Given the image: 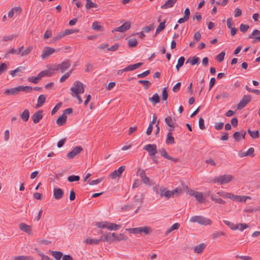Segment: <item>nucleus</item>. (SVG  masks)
I'll list each match as a JSON object with an SVG mask.
<instances>
[{
	"label": "nucleus",
	"mask_w": 260,
	"mask_h": 260,
	"mask_svg": "<svg viewBox=\"0 0 260 260\" xmlns=\"http://www.w3.org/2000/svg\"><path fill=\"white\" fill-rule=\"evenodd\" d=\"M71 90L73 93L75 94V96L77 98L78 103H82V99L79 94L84 92V84L80 81H75L74 83V86L71 88Z\"/></svg>",
	"instance_id": "f257e3e1"
},
{
	"label": "nucleus",
	"mask_w": 260,
	"mask_h": 260,
	"mask_svg": "<svg viewBox=\"0 0 260 260\" xmlns=\"http://www.w3.org/2000/svg\"><path fill=\"white\" fill-rule=\"evenodd\" d=\"M233 179V176L231 175H220L216 177L215 178L211 180V182L213 183H218L220 184H224L231 181Z\"/></svg>",
	"instance_id": "f03ea898"
},
{
	"label": "nucleus",
	"mask_w": 260,
	"mask_h": 260,
	"mask_svg": "<svg viewBox=\"0 0 260 260\" xmlns=\"http://www.w3.org/2000/svg\"><path fill=\"white\" fill-rule=\"evenodd\" d=\"M59 70H60L61 73L65 71V61H63L61 63L55 66L53 70H47L42 72L43 73L44 77H50L54 74V71Z\"/></svg>",
	"instance_id": "7ed1b4c3"
},
{
	"label": "nucleus",
	"mask_w": 260,
	"mask_h": 260,
	"mask_svg": "<svg viewBox=\"0 0 260 260\" xmlns=\"http://www.w3.org/2000/svg\"><path fill=\"white\" fill-rule=\"evenodd\" d=\"M190 220L191 222L198 223L200 224L204 225H211L212 222L210 219L199 215L192 216Z\"/></svg>",
	"instance_id": "20e7f679"
},
{
	"label": "nucleus",
	"mask_w": 260,
	"mask_h": 260,
	"mask_svg": "<svg viewBox=\"0 0 260 260\" xmlns=\"http://www.w3.org/2000/svg\"><path fill=\"white\" fill-rule=\"evenodd\" d=\"M165 123L169 127L168 130H174L175 128H178L177 124L175 123V119L173 118L170 116H167L165 119Z\"/></svg>",
	"instance_id": "39448f33"
},
{
	"label": "nucleus",
	"mask_w": 260,
	"mask_h": 260,
	"mask_svg": "<svg viewBox=\"0 0 260 260\" xmlns=\"http://www.w3.org/2000/svg\"><path fill=\"white\" fill-rule=\"evenodd\" d=\"M251 100V96L250 95H244L239 104L237 105V109L241 110L246 106Z\"/></svg>",
	"instance_id": "423d86ee"
},
{
	"label": "nucleus",
	"mask_w": 260,
	"mask_h": 260,
	"mask_svg": "<svg viewBox=\"0 0 260 260\" xmlns=\"http://www.w3.org/2000/svg\"><path fill=\"white\" fill-rule=\"evenodd\" d=\"M131 26V22L129 21H126L121 26L115 27L114 30H112V32L114 31H119L120 32H124L129 29Z\"/></svg>",
	"instance_id": "0eeeda50"
},
{
	"label": "nucleus",
	"mask_w": 260,
	"mask_h": 260,
	"mask_svg": "<svg viewBox=\"0 0 260 260\" xmlns=\"http://www.w3.org/2000/svg\"><path fill=\"white\" fill-rule=\"evenodd\" d=\"M83 150V148L80 146H76L73 149L68 153L67 156L69 159H73L76 155L79 154Z\"/></svg>",
	"instance_id": "6e6552de"
},
{
	"label": "nucleus",
	"mask_w": 260,
	"mask_h": 260,
	"mask_svg": "<svg viewBox=\"0 0 260 260\" xmlns=\"http://www.w3.org/2000/svg\"><path fill=\"white\" fill-rule=\"evenodd\" d=\"M143 149L147 151L150 156L154 155L157 152V147L155 144H147L144 146Z\"/></svg>",
	"instance_id": "1a4fd4ad"
},
{
	"label": "nucleus",
	"mask_w": 260,
	"mask_h": 260,
	"mask_svg": "<svg viewBox=\"0 0 260 260\" xmlns=\"http://www.w3.org/2000/svg\"><path fill=\"white\" fill-rule=\"evenodd\" d=\"M125 169V166L120 167L118 169L115 170L110 175V177L112 179H115L117 177H120L122 173L124 172Z\"/></svg>",
	"instance_id": "9d476101"
},
{
	"label": "nucleus",
	"mask_w": 260,
	"mask_h": 260,
	"mask_svg": "<svg viewBox=\"0 0 260 260\" xmlns=\"http://www.w3.org/2000/svg\"><path fill=\"white\" fill-rule=\"evenodd\" d=\"M20 92L19 86L6 89L4 94L6 95H16Z\"/></svg>",
	"instance_id": "9b49d317"
},
{
	"label": "nucleus",
	"mask_w": 260,
	"mask_h": 260,
	"mask_svg": "<svg viewBox=\"0 0 260 260\" xmlns=\"http://www.w3.org/2000/svg\"><path fill=\"white\" fill-rule=\"evenodd\" d=\"M101 234L102 236L100 240L103 242H107L110 243L113 242V240L111 237L110 232L104 233L103 231H101Z\"/></svg>",
	"instance_id": "f8f14e48"
},
{
	"label": "nucleus",
	"mask_w": 260,
	"mask_h": 260,
	"mask_svg": "<svg viewBox=\"0 0 260 260\" xmlns=\"http://www.w3.org/2000/svg\"><path fill=\"white\" fill-rule=\"evenodd\" d=\"M43 112L42 110H39L32 115L31 118L34 123H38L42 119Z\"/></svg>",
	"instance_id": "ddd939ff"
},
{
	"label": "nucleus",
	"mask_w": 260,
	"mask_h": 260,
	"mask_svg": "<svg viewBox=\"0 0 260 260\" xmlns=\"http://www.w3.org/2000/svg\"><path fill=\"white\" fill-rule=\"evenodd\" d=\"M55 50L54 49L49 47H46L44 48L43 53L41 55V57L43 59L47 58L49 56L55 52Z\"/></svg>",
	"instance_id": "4468645a"
},
{
	"label": "nucleus",
	"mask_w": 260,
	"mask_h": 260,
	"mask_svg": "<svg viewBox=\"0 0 260 260\" xmlns=\"http://www.w3.org/2000/svg\"><path fill=\"white\" fill-rule=\"evenodd\" d=\"M64 196V191L62 189L55 187L53 189V197L56 200L61 199Z\"/></svg>",
	"instance_id": "2eb2a0df"
},
{
	"label": "nucleus",
	"mask_w": 260,
	"mask_h": 260,
	"mask_svg": "<svg viewBox=\"0 0 260 260\" xmlns=\"http://www.w3.org/2000/svg\"><path fill=\"white\" fill-rule=\"evenodd\" d=\"M50 253L56 260H60L62 258V260H65V255H63L62 252L58 251L49 250Z\"/></svg>",
	"instance_id": "dca6fc26"
},
{
	"label": "nucleus",
	"mask_w": 260,
	"mask_h": 260,
	"mask_svg": "<svg viewBox=\"0 0 260 260\" xmlns=\"http://www.w3.org/2000/svg\"><path fill=\"white\" fill-rule=\"evenodd\" d=\"M159 152L161 153V155L169 160L173 161L174 162H178L179 159L178 158H174L171 156H170L165 149H161L159 150Z\"/></svg>",
	"instance_id": "f3484780"
},
{
	"label": "nucleus",
	"mask_w": 260,
	"mask_h": 260,
	"mask_svg": "<svg viewBox=\"0 0 260 260\" xmlns=\"http://www.w3.org/2000/svg\"><path fill=\"white\" fill-rule=\"evenodd\" d=\"M190 12L189 9L186 8L184 11V15L182 18H180L178 20V23L181 24L186 22L189 18Z\"/></svg>",
	"instance_id": "a211bd4d"
},
{
	"label": "nucleus",
	"mask_w": 260,
	"mask_h": 260,
	"mask_svg": "<svg viewBox=\"0 0 260 260\" xmlns=\"http://www.w3.org/2000/svg\"><path fill=\"white\" fill-rule=\"evenodd\" d=\"M159 191L161 197L164 196L169 199L173 196V192L172 191L166 190V189L163 187L160 188Z\"/></svg>",
	"instance_id": "6ab92c4d"
},
{
	"label": "nucleus",
	"mask_w": 260,
	"mask_h": 260,
	"mask_svg": "<svg viewBox=\"0 0 260 260\" xmlns=\"http://www.w3.org/2000/svg\"><path fill=\"white\" fill-rule=\"evenodd\" d=\"M19 229L21 231H23L28 234H30L32 230L30 226L24 223H20L19 224Z\"/></svg>",
	"instance_id": "aec40b11"
},
{
	"label": "nucleus",
	"mask_w": 260,
	"mask_h": 260,
	"mask_svg": "<svg viewBox=\"0 0 260 260\" xmlns=\"http://www.w3.org/2000/svg\"><path fill=\"white\" fill-rule=\"evenodd\" d=\"M25 70L24 67H19L17 68L14 70L10 71L9 74L12 76L15 77L16 76H20L19 73H22L23 71Z\"/></svg>",
	"instance_id": "412c9836"
},
{
	"label": "nucleus",
	"mask_w": 260,
	"mask_h": 260,
	"mask_svg": "<svg viewBox=\"0 0 260 260\" xmlns=\"http://www.w3.org/2000/svg\"><path fill=\"white\" fill-rule=\"evenodd\" d=\"M177 0H167L166 2L161 6V9H166L172 7L177 2Z\"/></svg>",
	"instance_id": "4be33fe9"
},
{
	"label": "nucleus",
	"mask_w": 260,
	"mask_h": 260,
	"mask_svg": "<svg viewBox=\"0 0 260 260\" xmlns=\"http://www.w3.org/2000/svg\"><path fill=\"white\" fill-rule=\"evenodd\" d=\"M47 96L44 94H41L39 95L38 99L37 105L36 107L39 108L43 106L45 102Z\"/></svg>",
	"instance_id": "5701e85b"
},
{
	"label": "nucleus",
	"mask_w": 260,
	"mask_h": 260,
	"mask_svg": "<svg viewBox=\"0 0 260 260\" xmlns=\"http://www.w3.org/2000/svg\"><path fill=\"white\" fill-rule=\"evenodd\" d=\"M149 100L154 105H155L160 102V98L159 95L157 93H155L153 95L152 97L149 98Z\"/></svg>",
	"instance_id": "b1692460"
},
{
	"label": "nucleus",
	"mask_w": 260,
	"mask_h": 260,
	"mask_svg": "<svg viewBox=\"0 0 260 260\" xmlns=\"http://www.w3.org/2000/svg\"><path fill=\"white\" fill-rule=\"evenodd\" d=\"M140 234H144V235H149L152 233L151 228L148 226L140 227Z\"/></svg>",
	"instance_id": "393cba45"
},
{
	"label": "nucleus",
	"mask_w": 260,
	"mask_h": 260,
	"mask_svg": "<svg viewBox=\"0 0 260 260\" xmlns=\"http://www.w3.org/2000/svg\"><path fill=\"white\" fill-rule=\"evenodd\" d=\"M206 245L204 243H201L194 247V251L197 253H202L205 249Z\"/></svg>",
	"instance_id": "a878e982"
},
{
	"label": "nucleus",
	"mask_w": 260,
	"mask_h": 260,
	"mask_svg": "<svg viewBox=\"0 0 260 260\" xmlns=\"http://www.w3.org/2000/svg\"><path fill=\"white\" fill-rule=\"evenodd\" d=\"M121 225L108 221V229L110 231H116L121 228Z\"/></svg>",
	"instance_id": "bb28decb"
},
{
	"label": "nucleus",
	"mask_w": 260,
	"mask_h": 260,
	"mask_svg": "<svg viewBox=\"0 0 260 260\" xmlns=\"http://www.w3.org/2000/svg\"><path fill=\"white\" fill-rule=\"evenodd\" d=\"M56 123L59 126L65 124V110L62 111V115L57 119Z\"/></svg>",
	"instance_id": "cd10ccee"
},
{
	"label": "nucleus",
	"mask_w": 260,
	"mask_h": 260,
	"mask_svg": "<svg viewBox=\"0 0 260 260\" xmlns=\"http://www.w3.org/2000/svg\"><path fill=\"white\" fill-rule=\"evenodd\" d=\"M102 241L100 239H93V238H88L86 239L85 241V243L87 244L90 245H94V244H99L100 242Z\"/></svg>",
	"instance_id": "c85d7f7f"
},
{
	"label": "nucleus",
	"mask_w": 260,
	"mask_h": 260,
	"mask_svg": "<svg viewBox=\"0 0 260 260\" xmlns=\"http://www.w3.org/2000/svg\"><path fill=\"white\" fill-rule=\"evenodd\" d=\"M225 235V233L222 231H215L211 235L212 239L215 240L217 238L224 236Z\"/></svg>",
	"instance_id": "c756f323"
},
{
	"label": "nucleus",
	"mask_w": 260,
	"mask_h": 260,
	"mask_svg": "<svg viewBox=\"0 0 260 260\" xmlns=\"http://www.w3.org/2000/svg\"><path fill=\"white\" fill-rule=\"evenodd\" d=\"M21 119L25 122L28 121L29 118V112L28 110L25 109L20 115Z\"/></svg>",
	"instance_id": "7c9ffc66"
},
{
	"label": "nucleus",
	"mask_w": 260,
	"mask_h": 260,
	"mask_svg": "<svg viewBox=\"0 0 260 260\" xmlns=\"http://www.w3.org/2000/svg\"><path fill=\"white\" fill-rule=\"evenodd\" d=\"M193 197H194L196 198V199L199 203H203L204 202V198L203 197V194L202 192L197 191L194 194Z\"/></svg>",
	"instance_id": "2f4dec72"
},
{
	"label": "nucleus",
	"mask_w": 260,
	"mask_h": 260,
	"mask_svg": "<svg viewBox=\"0 0 260 260\" xmlns=\"http://www.w3.org/2000/svg\"><path fill=\"white\" fill-rule=\"evenodd\" d=\"M223 222L229 226L230 229L232 230H236L239 229V225L238 224H235L233 222H231L230 221L228 220H223Z\"/></svg>",
	"instance_id": "473e14b6"
},
{
	"label": "nucleus",
	"mask_w": 260,
	"mask_h": 260,
	"mask_svg": "<svg viewBox=\"0 0 260 260\" xmlns=\"http://www.w3.org/2000/svg\"><path fill=\"white\" fill-rule=\"evenodd\" d=\"M108 221L96 222L95 225L100 229L108 228Z\"/></svg>",
	"instance_id": "72a5a7b5"
},
{
	"label": "nucleus",
	"mask_w": 260,
	"mask_h": 260,
	"mask_svg": "<svg viewBox=\"0 0 260 260\" xmlns=\"http://www.w3.org/2000/svg\"><path fill=\"white\" fill-rule=\"evenodd\" d=\"M14 260H35L34 258L32 256H27L24 255H20L15 256L14 258Z\"/></svg>",
	"instance_id": "f704fd0d"
},
{
	"label": "nucleus",
	"mask_w": 260,
	"mask_h": 260,
	"mask_svg": "<svg viewBox=\"0 0 260 260\" xmlns=\"http://www.w3.org/2000/svg\"><path fill=\"white\" fill-rule=\"evenodd\" d=\"M166 142L167 144H173L174 143V138L171 133H169L167 135Z\"/></svg>",
	"instance_id": "c9c22d12"
},
{
	"label": "nucleus",
	"mask_w": 260,
	"mask_h": 260,
	"mask_svg": "<svg viewBox=\"0 0 260 260\" xmlns=\"http://www.w3.org/2000/svg\"><path fill=\"white\" fill-rule=\"evenodd\" d=\"M80 178L79 176L73 175L69 176L68 177L67 179L68 181H69L70 182H73L79 181Z\"/></svg>",
	"instance_id": "e433bc0d"
},
{
	"label": "nucleus",
	"mask_w": 260,
	"mask_h": 260,
	"mask_svg": "<svg viewBox=\"0 0 260 260\" xmlns=\"http://www.w3.org/2000/svg\"><path fill=\"white\" fill-rule=\"evenodd\" d=\"M143 62H138L134 64H130L128 66L129 71H133L141 67L143 65Z\"/></svg>",
	"instance_id": "4c0bfd02"
},
{
	"label": "nucleus",
	"mask_w": 260,
	"mask_h": 260,
	"mask_svg": "<svg viewBox=\"0 0 260 260\" xmlns=\"http://www.w3.org/2000/svg\"><path fill=\"white\" fill-rule=\"evenodd\" d=\"M138 44V41L136 39L133 38L128 40V46L129 47H135Z\"/></svg>",
	"instance_id": "58836bf2"
},
{
	"label": "nucleus",
	"mask_w": 260,
	"mask_h": 260,
	"mask_svg": "<svg viewBox=\"0 0 260 260\" xmlns=\"http://www.w3.org/2000/svg\"><path fill=\"white\" fill-rule=\"evenodd\" d=\"M19 86V89H20V92L24 91V92H29L32 89V88L31 86H22V85H20Z\"/></svg>",
	"instance_id": "ea45409f"
},
{
	"label": "nucleus",
	"mask_w": 260,
	"mask_h": 260,
	"mask_svg": "<svg viewBox=\"0 0 260 260\" xmlns=\"http://www.w3.org/2000/svg\"><path fill=\"white\" fill-rule=\"evenodd\" d=\"M165 23H166V20H164L163 22H161L159 23V24L157 26L156 30V34H159L161 31H162V30H164L165 28V27H166Z\"/></svg>",
	"instance_id": "a19ab883"
},
{
	"label": "nucleus",
	"mask_w": 260,
	"mask_h": 260,
	"mask_svg": "<svg viewBox=\"0 0 260 260\" xmlns=\"http://www.w3.org/2000/svg\"><path fill=\"white\" fill-rule=\"evenodd\" d=\"M98 5L91 1L86 3L85 8L86 9H90L92 8H98Z\"/></svg>",
	"instance_id": "79ce46f5"
},
{
	"label": "nucleus",
	"mask_w": 260,
	"mask_h": 260,
	"mask_svg": "<svg viewBox=\"0 0 260 260\" xmlns=\"http://www.w3.org/2000/svg\"><path fill=\"white\" fill-rule=\"evenodd\" d=\"M138 83L143 84L145 89H148L151 85V82L148 80H140L138 81Z\"/></svg>",
	"instance_id": "37998d69"
},
{
	"label": "nucleus",
	"mask_w": 260,
	"mask_h": 260,
	"mask_svg": "<svg viewBox=\"0 0 260 260\" xmlns=\"http://www.w3.org/2000/svg\"><path fill=\"white\" fill-rule=\"evenodd\" d=\"M92 28L95 30H101L103 28V26L99 24L97 21L93 22L92 25Z\"/></svg>",
	"instance_id": "c03bdc74"
},
{
	"label": "nucleus",
	"mask_w": 260,
	"mask_h": 260,
	"mask_svg": "<svg viewBox=\"0 0 260 260\" xmlns=\"http://www.w3.org/2000/svg\"><path fill=\"white\" fill-rule=\"evenodd\" d=\"M154 28V24L152 23L149 25H147L142 28V31L145 32H149Z\"/></svg>",
	"instance_id": "a18cd8bd"
},
{
	"label": "nucleus",
	"mask_w": 260,
	"mask_h": 260,
	"mask_svg": "<svg viewBox=\"0 0 260 260\" xmlns=\"http://www.w3.org/2000/svg\"><path fill=\"white\" fill-rule=\"evenodd\" d=\"M225 55V53L224 51H221L219 54H218L216 57V59L219 62L222 61L224 59V56Z\"/></svg>",
	"instance_id": "49530a36"
},
{
	"label": "nucleus",
	"mask_w": 260,
	"mask_h": 260,
	"mask_svg": "<svg viewBox=\"0 0 260 260\" xmlns=\"http://www.w3.org/2000/svg\"><path fill=\"white\" fill-rule=\"evenodd\" d=\"M217 194L219 195V196L222 197L224 199H230V193L224 192L223 191H218L217 192Z\"/></svg>",
	"instance_id": "de8ad7c7"
},
{
	"label": "nucleus",
	"mask_w": 260,
	"mask_h": 260,
	"mask_svg": "<svg viewBox=\"0 0 260 260\" xmlns=\"http://www.w3.org/2000/svg\"><path fill=\"white\" fill-rule=\"evenodd\" d=\"M33 49L32 46H29L25 50L21 53V56H24L28 55Z\"/></svg>",
	"instance_id": "09e8293b"
},
{
	"label": "nucleus",
	"mask_w": 260,
	"mask_h": 260,
	"mask_svg": "<svg viewBox=\"0 0 260 260\" xmlns=\"http://www.w3.org/2000/svg\"><path fill=\"white\" fill-rule=\"evenodd\" d=\"M168 97V89L167 87L162 88V100L163 101H167Z\"/></svg>",
	"instance_id": "8fccbe9b"
},
{
	"label": "nucleus",
	"mask_w": 260,
	"mask_h": 260,
	"mask_svg": "<svg viewBox=\"0 0 260 260\" xmlns=\"http://www.w3.org/2000/svg\"><path fill=\"white\" fill-rule=\"evenodd\" d=\"M126 231H128L130 233L134 234H140V227L126 229Z\"/></svg>",
	"instance_id": "3c124183"
},
{
	"label": "nucleus",
	"mask_w": 260,
	"mask_h": 260,
	"mask_svg": "<svg viewBox=\"0 0 260 260\" xmlns=\"http://www.w3.org/2000/svg\"><path fill=\"white\" fill-rule=\"evenodd\" d=\"M128 239V237L126 236H125L123 234H117V236L116 237L117 241H120L121 240L126 241Z\"/></svg>",
	"instance_id": "603ef678"
},
{
	"label": "nucleus",
	"mask_w": 260,
	"mask_h": 260,
	"mask_svg": "<svg viewBox=\"0 0 260 260\" xmlns=\"http://www.w3.org/2000/svg\"><path fill=\"white\" fill-rule=\"evenodd\" d=\"M248 132L253 139H257L259 137V131H248Z\"/></svg>",
	"instance_id": "864d4df0"
},
{
	"label": "nucleus",
	"mask_w": 260,
	"mask_h": 260,
	"mask_svg": "<svg viewBox=\"0 0 260 260\" xmlns=\"http://www.w3.org/2000/svg\"><path fill=\"white\" fill-rule=\"evenodd\" d=\"M137 175H139L141 179L146 176L145 171L139 168L137 172Z\"/></svg>",
	"instance_id": "5fc2aeb1"
},
{
	"label": "nucleus",
	"mask_w": 260,
	"mask_h": 260,
	"mask_svg": "<svg viewBox=\"0 0 260 260\" xmlns=\"http://www.w3.org/2000/svg\"><path fill=\"white\" fill-rule=\"evenodd\" d=\"M62 103L61 102L58 103L52 109L51 111V114L54 115L56 113V112L59 109V108L62 106Z\"/></svg>",
	"instance_id": "6e6d98bb"
},
{
	"label": "nucleus",
	"mask_w": 260,
	"mask_h": 260,
	"mask_svg": "<svg viewBox=\"0 0 260 260\" xmlns=\"http://www.w3.org/2000/svg\"><path fill=\"white\" fill-rule=\"evenodd\" d=\"M255 35L260 36V30L257 29H254L252 32L249 35L248 38L250 39H254L255 38Z\"/></svg>",
	"instance_id": "4d7b16f0"
},
{
	"label": "nucleus",
	"mask_w": 260,
	"mask_h": 260,
	"mask_svg": "<svg viewBox=\"0 0 260 260\" xmlns=\"http://www.w3.org/2000/svg\"><path fill=\"white\" fill-rule=\"evenodd\" d=\"M233 137L235 141L239 142L241 139V134L239 132L237 131L233 134Z\"/></svg>",
	"instance_id": "13d9d810"
},
{
	"label": "nucleus",
	"mask_w": 260,
	"mask_h": 260,
	"mask_svg": "<svg viewBox=\"0 0 260 260\" xmlns=\"http://www.w3.org/2000/svg\"><path fill=\"white\" fill-rule=\"evenodd\" d=\"M249 26L247 24H241L240 26V30L243 32H245L249 29Z\"/></svg>",
	"instance_id": "bf43d9fd"
},
{
	"label": "nucleus",
	"mask_w": 260,
	"mask_h": 260,
	"mask_svg": "<svg viewBox=\"0 0 260 260\" xmlns=\"http://www.w3.org/2000/svg\"><path fill=\"white\" fill-rule=\"evenodd\" d=\"M142 181L145 184H147L148 185H151L152 184V180H151L147 176H145L144 178L142 179Z\"/></svg>",
	"instance_id": "052dcab7"
},
{
	"label": "nucleus",
	"mask_w": 260,
	"mask_h": 260,
	"mask_svg": "<svg viewBox=\"0 0 260 260\" xmlns=\"http://www.w3.org/2000/svg\"><path fill=\"white\" fill-rule=\"evenodd\" d=\"M200 58L197 56H193L191 57V60H190V63L193 66L199 63Z\"/></svg>",
	"instance_id": "680f3d73"
},
{
	"label": "nucleus",
	"mask_w": 260,
	"mask_h": 260,
	"mask_svg": "<svg viewBox=\"0 0 260 260\" xmlns=\"http://www.w3.org/2000/svg\"><path fill=\"white\" fill-rule=\"evenodd\" d=\"M17 36L16 35H12L11 36H4L2 39V41L4 42L10 41L12 40L13 38L17 37Z\"/></svg>",
	"instance_id": "e2e57ef3"
},
{
	"label": "nucleus",
	"mask_w": 260,
	"mask_h": 260,
	"mask_svg": "<svg viewBox=\"0 0 260 260\" xmlns=\"http://www.w3.org/2000/svg\"><path fill=\"white\" fill-rule=\"evenodd\" d=\"M102 181V178H100L96 180H89L88 183L90 185H93L100 183Z\"/></svg>",
	"instance_id": "0e129e2a"
},
{
	"label": "nucleus",
	"mask_w": 260,
	"mask_h": 260,
	"mask_svg": "<svg viewBox=\"0 0 260 260\" xmlns=\"http://www.w3.org/2000/svg\"><path fill=\"white\" fill-rule=\"evenodd\" d=\"M7 69V65L6 63H0V75H1L4 71H6Z\"/></svg>",
	"instance_id": "69168bd1"
},
{
	"label": "nucleus",
	"mask_w": 260,
	"mask_h": 260,
	"mask_svg": "<svg viewBox=\"0 0 260 260\" xmlns=\"http://www.w3.org/2000/svg\"><path fill=\"white\" fill-rule=\"evenodd\" d=\"M150 73V70H147V71L143 72L142 73L137 75V77L139 78H143L146 77Z\"/></svg>",
	"instance_id": "338daca9"
},
{
	"label": "nucleus",
	"mask_w": 260,
	"mask_h": 260,
	"mask_svg": "<svg viewBox=\"0 0 260 260\" xmlns=\"http://www.w3.org/2000/svg\"><path fill=\"white\" fill-rule=\"evenodd\" d=\"M254 149L253 147H251L248 149V150L246 152V154L247 156H250L251 157H253L254 156Z\"/></svg>",
	"instance_id": "774afa93"
}]
</instances>
